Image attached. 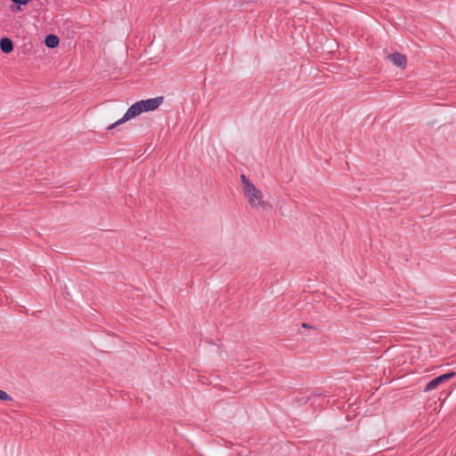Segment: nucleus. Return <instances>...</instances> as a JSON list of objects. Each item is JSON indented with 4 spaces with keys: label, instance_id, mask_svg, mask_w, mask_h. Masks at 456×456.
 <instances>
[{
    "label": "nucleus",
    "instance_id": "f03ea898",
    "mask_svg": "<svg viewBox=\"0 0 456 456\" xmlns=\"http://www.w3.org/2000/svg\"><path fill=\"white\" fill-rule=\"evenodd\" d=\"M240 180L243 185L244 195L252 208L260 207L265 209L270 207L267 202L264 201L262 191L256 189L245 175H240Z\"/></svg>",
    "mask_w": 456,
    "mask_h": 456
},
{
    "label": "nucleus",
    "instance_id": "7ed1b4c3",
    "mask_svg": "<svg viewBox=\"0 0 456 456\" xmlns=\"http://www.w3.org/2000/svg\"><path fill=\"white\" fill-rule=\"evenodd\" d=\"M456 376V372L451 371L443 375H440L433 379H431L425 387L424 392H429L435 388H436L439 385L450 380L451 379Z\"/></svg>",
    "mask_w": 456,
    "mask_h": 456
},
{
    "label": "nucleus",
    "instance_id": "6e6552de",
    "mask_svg": "<svg viewBox=\"0 0 456 456\" xmlns=\"http://www.w3.org/2000/svg\"><path fill=\"white\" fill-rule=\"evenodd\" d=\"M16 4L25 5L30 2V0H12Z\"/></svg>",
    "mask_w": 456,
    "mask_h": 456
},
{
    "label": "nucleus",
    "instance_id": "f257e3e1",
    "mask_svg": "<svg viewBox=\"0 0 456 456\" xmlns=\"http://www.w3.org/2000/svg\"><path fill=\"white\" fill-rule=\"evenodd\" d=\"M163 96L136 102L128 108L122 118L109 126L107 129L111 130L126 120L139 116L142 112L155 110L163 103Z\"/></svg>",
    "mask_w": 456,
    "mask_h": 456
},
{
    "label": "nucleus",
    "instance_id": "423d86ee",
    "mask_svg": "<svg viewBox=\"0 0 456 456\" xmlns=\"http://www.w3.org/2000/svg\"><path fill=\"white\" fill-rule=\"evenodd\" d=\"M60 43L59 37L55 35H47L45 39V44L49 48L56 47Z\"/></svg>",
    "mask_w": 456,
    "mask_h": 456
},
{
    "label": "nucleus",
    "instance_id": "20e7f679",
    "mask_svg": "<svg viewBox=\"0 0 456 456\" xmlns=\"http://www.w3.org/2000/svg\"><path fill=\"white\" fill-rule=\"evenodd\" d=\"M387 58L397 67L404 69L407 65V58L404 54L400 53H394L387 56Z\"/></svg>",
    "mask_w": 456,
    "mask_h": 456
},
{
    "label": "nucleus",
    "instance_id": "39448f33",
    "mask_svg": "<svg viewBox=\"0 0 456 456\" xmlns=\"http://www.w3.org/2000/svg\"><path fill=\"white\" fill-rule=\"evenodd\" d=\"M0 49L4 53H9L13 50V43L8 37H3L0 40Z\"/></svg>",
    "mask_w": 456,
    "mask_h": 456
},
{
    "label": "nucleus",
    "instance_id": "1a4fd4ad",
    "mask_svg": "<svg viewBox=\"0 0 456 456\" xmlns=\"http://www.w3.org/2000/svg\"><path fill=\"white\" fill-rule=\"evenodd\" d=\"M301 325H302L303 328H305V329H314L313 326L309 325L306 322H303Z\"/></svg>",
    "mask_w": 456,
    "mask_h": 456
},
{
    "label": "nucleus",
    "instance_id": "0eeeda50",
    "mask_svg": "<svg viewBox=\"0 0 456 456\" xmlns=\"http://www.w3.org/2000/svg\"><path fill=\"white\" fill-rule=\"evenodd\" d=\"M0 400L1 401H12V398L5 391L0 389Z\"/></svg>",
    "mask_w": 456,
    "mask_h": 456
}]
</instances>
